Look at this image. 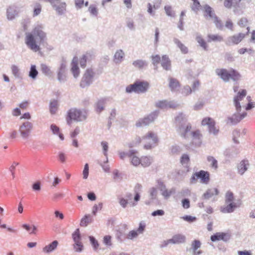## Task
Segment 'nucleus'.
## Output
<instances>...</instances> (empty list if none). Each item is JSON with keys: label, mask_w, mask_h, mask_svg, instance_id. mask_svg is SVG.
<instances>
[{"label": "nucleus", "mask_w": 255, "mask_h": 255, "mask_svg": "<svg viewBox=\"0 0 255 255\" xmlns=\"http://www.w3.org/2000/svg\"><path fill=\"white\" fill-rule=\"evenodd\" d=\"M51 130L54 134L58 135L59 138L62 140H64V137L62 133L60 132V128L55 125L52 124L50 126Z\"/></svg>", "instance_id": "nucleus-34"}, {"label": "nucleus", "mask_w": 255, "mask_h": 255, "mask_svg": "<svg viewBox=\"0 0 255 255\" xmlns=\"http://www.w3.org/2000/svg\"><path fill=\"white\" fill-rule=\"evenodd\" d=\"M41 24L36 25L30 32L25 33L24 42L27 47L34 52L40 50V45L46 39V34Z\"/></svg>", "instance_id": "nucleus-1"}, {"label": "nucleus", "mask_w": 255, "mask_h": 255, "mask_svg": "<svg viewBox=\"0 0 255 255\" xmlns=\"http://www.w3.org/2000/svg\"><path fill=\"white\" fill-rule=\"evenodd\" d=\"M101 145L103 147V150L104 152V154L106 156H107V152L108 150V142L106 141H102L101 142Z\"/></svg>", "instance_id": "nucleus-59"}, {"label": "nucleus", "mask_w": 255, "mask_h": 255, "mask_svg": "<svg viewBox=\"0 0 255 255\" xmlns=\"http://www.w3.org/2000/svg\"><path fill=\"white\" fill-rule=\"evenodd\" d=\"M208 42H211V41H221L223 40V37L219 35L208 34Z\"/></svg>", "instance_id": "nucleus-42"}, {"label": "nucleus", "mask_w": 255, "mask_h": 255, "mask_svg": "<svg viewBox=\"0 0 255 255\" xmlns=\"http://www.w3.org/2000/svg\"><path fill=\"white\" fill-rule=\"evenodd\" d=\"M81 113H68L67 117V122L69 125H70L72 121H79L81 119L80 118Z\"/></svg>", "instance_id": "nucleus-20"}, {"label": "nucleus", "mask_w": 255, "mask_h": 255, "mask_svg": "<svg viewBox=\"0 0 255 255\" xmlns=\"http://www.w3.org/2000/svg\"><path fill=\"white\" fill-rule=\"evenodd\" d=\"M156 107L162 110H167L168 108L174 109L179 106L177 102L174 101H169L166 100L158 101L155 104Z\"/></svg>", "instance_id": "nucleus-8"}, {"label": "nucleus", "mask_w": 255, "mask_h": 255, "mask_svg": "<svg viewBox=\"0 0 255 255\" xmlns=\"http://www.w3.org/2000/svg\"><path fill=\"white\" fill-rule=\"evenodd\" d=\"M201 124L202 126H208L209 128L211 126L215 125V122L214 120L211 118H205L202 121Z\"/></svg>", "instance_id": "nucleus-38"}, {"label": "nucleus", "mask_w": 255, "mask_h": 255, "mask_svg": "<svg viewBox=\"0 0 255 255\" xmlns=\"http://www.w3.org/2000/svg\"><path fill=\"white\" fill-rule=\"evenodd\" d=\"M153 120H154L153 118H145L141 120V121H139L138 122H137L136 124V126L137 127L145 126L152 122Z\"/></svg>", "instance_id": "nucleus-27"}, {"label": "nucleus", "mask_w": 255, "mask_h": 255, "mask_svg": "<svg viewBox=\"0 0 255 255\" xmlns=\"http://www.w3.org/2000/svg\"><path fill=\"white\" fill-rule=\"evenodd\" d=\"M22 227L25 229L27 231L29 232L31 234H36L37 231V227L33 225L31 227L27 224H23Z\"/></svg>", "instance_id": "nucleus-37"}, {"label": "nucleus", "mask_w": 255, "mask_h": 255, "mask_svg": "<svg viewBox=\"0 0 255 255\" xmlns=\"http://www.w3.org/2000/svg\"><path fill=\"white\" fill-rule=\"evenodd\" d=\"M230 79H232L234 81L238 80L240 77V74L234 70L230 72Z\"/></svg>", "instance_id": "nucleus-47"}, {"label": "nucleus", "mask_w": 255, "mask_h": 255, "mask_svg": "<svg viewBox=\"0 0 255 255\" xmlns=\"http://www.w3.org/2000/svg\"><path fill=\"white\" fill-rule=\"evenodd\" d=\"M234 197L233 193L230 191H228L225 195V202L229 204L224 207H221V211L224 213H231L234 211L235 208L237 207L235 203L233 202Z\"/></svg>", "instance_id": "nucleus-6"}, {"label": "nucleus", "mask_w": 255, "mask_h": 255, "mask_svg": "<svg viewBox=\"0 0 255 255\" xmlns=\"http://www.w3.org/2000/svg\"><path fill=\"white\" fill-rule=\"evenodd\" d=\"M213 20L217 28L219 29H223V25L222 23V22L220 20L218 19V18L217 16L216 17H214V18L213 19Z\"/></svg>", "instance_id": "nucleus-51"}, {"label": "nucleus", "mask_w": 255, "mask_h": 255, "mask_svg": "<svg viewBox=\"0 0 255 255\" xmlns=\"http://www.w3.org/2000/svg\"><path fill=\"white\" fill-rule=\"evenodd\" d=\"M216 73L223 79L224 81L227 82L230 79V73L226 69H217Z\"/></svg>", "instance_id": "nucleus-21"}, {"label": "nucleus", "mask_w": 255, "mask_h": 255, "mask_svg": "<svg viewBox=\"0 0 255 255\" xmlns=\"http://www.w3.org/2000/svg\"><path fill=\"white\" fill-rule=\"evenodd\" d=\"M247 92L245 90H243L241 92H239L238 95L234 98V105L236 107L237 111H241L242 106L240 105V101H242V99L246 96Z\"/></svg>", "instance_id": "nucleus-14"}, {"label": "nucleus", "mask_w": 255, "mask_h": 255, "mask_svg": "<svg viewBox=\"0 0 255 255\" xmlns=\"http://www.w3.org/2000/svg\"><path fill=\"white\" fill-rule=\"evenodd\" d=\"M40 68L42 73L46 76L50 77L52 75V72L50 68L45 64H41Z\"/></svg>", "instance_id": "nucleus-28"}, {"label": "nucleus", "mask_w": 255, "mask_h": 255, "mask_svg": "<svg viewBox=\"0 0 255 255\" xmlns=\"http://www.w3.org/2000/svg\"><path fill=\"white\" fill-rule=\"evenodd\" d=\"M18 11L14 5L9 6L6 10V17L9 20H12L17 15Z\"/></svg>", "instance_id": "nucleus-17"}, {"label": "nucleus", "mask_w": 255, "mask_h": 255, "mask_svg": "<svg viewBox=\"0 0 255 255\" xmlns=\"http://www.w3.org/2000/svg\"><path fill=\"white\" fill-rule=\"evenodd\" d=\"M130 157L131 162L133 165L138 166L140 164V158L134 155H131Z\"/></svg>", "instance_id": "nucleus-48"}, {"label": "nucleus", "mask_w": 255, "mask_h": 255, "mask_svg": "<svg viewBox=\"0 0 255 255\" xmlns=\"http://www.w3.org/2000/svg\"><path fill=\"white\" fill-rule=\"evenodd\" d=\"M75 242L74 249L76 252H81L83 249V245L80 242V234L79 230L76 229L72 235Z\"/></svg>", "instance_id": "nucleus-10"}, {"label": "nucleus", "mask_w": 255, "mask_h": 255, "mask_svg": "<svg viewBox=\"0 0 255 255\" xmlns=\"http://www.w3.org/2000/svg\"><path fill=\"white\" fill-rule=\"evenodd\" d=\"M152 162L151 159L148 156H144L140 158V164L143 167L149 166Z\"/></svg>", "instance_id": "nucleus-35"}, {"label": "nucleus", "mask_w": 255, "mask_h": 255, "mask_svg": "<svg viewBox=\"0 0 255 255\" xmlns=\"http://www.w3.org/2000/svg\"><path fill=\"white\" fill-rule=\"evenodd\" d=\"M125 56L124 51L120 49L116 51L114 55V60L115 63H118L121 62Z\"/></svg>", "instance_id": "nucleus-31"}, {"label": "nucleus", "mask_w": 255, "mask_h": 255, "mask_svg": "<svg viewBox=\"0 0 255 255\" xmlns=\"http://www.w3.org/2000/svg\"><path fill=\"white\" fill-rule=\"evenodd\" d=\"M209 131L211 133L216 135L218 133L219 129V128L216 127L215 125H214L209 128Z\"/></svg>", "instance_id": "nucleus-55"}, {"label": "nucleus", "mask_w": 255, "mask_h": 255, "mask_svg": "<svg viewBox=\"0 0 255 255\" xmlns=\"http://www.w3.org/2000/svg\"><path fill=\"white\" fill-rule=\"evenodd\" d=\"M149 84L148 82L137 81L133 84L128 86L126 90L128 93H131L133 92L137 93H143L147 90Z\"/></svg>", "instance_id": "nucleus-3"}, {"label": "nucleus", "mask_w": 255, "mask_h": 255, "mask_svg": "<svg viewBox=\"0 0 255 255\" xmlns=\"http://www.w3.org/2000/svg\"><path fill=\"white\" fill-rule=\"evenodd\" d=\"M119 203L122 207L124 208L127 207L128 204V201L127 199H126L123 197H121L119 199Z\"/></svg>", "instance_id": "nucleus-57"}, {"label": "nucleus", "mask_w": 255, "mask_h": 255, "mask_svg": "<svg viewBox=\"0 0 255 255\" xmlns=\"http://www.w3.org/2000/svg\"><path fill=\"white\" fill-rule=\"evenodd\" d=\"M78 58L77 57H74L71 63V72L75 78H77L80 74V69L78 66Z\"/></svg>", "instance_id": "nucleus-16"}, {"label": "nucleus", "mask_w": 255, "mask_h": 255, "mask_svg": "<svg viewBox=\"0 0 255 255\" xmlns=\"http://www.w3.org/2000/svg\"><path fill=\"white\" fill-rule=\"evenodd\" d=\"M90 55L87 53L85 55H83L80 59V64L82 68H85L86 66V63L88 59V57Z\"/></svg>", "instance_id": "nucleus-46"}, {"label": "nucleus", "mask_w": 255, "mask_h": 255, "mask_svg": "<svg viewBox=\"0 0 255 255\" xmlns=\"http://www.w3.org/2000/svg\"><path fill=\"white\" fill-rule=\"evenodd\" d=\"M229 239L230 236L229 234L222 232L216 233L211 237V240L213 242L221 240L227 242Z\"/></svg>", "instance_id": "nucleus-15"}, {"label": "nucleus", "mask_w": 255, "mask_h": 255, "mask_svg": "<svg viewBox=\"0 0 255 255\" xmlns=\"http://www.w3.org/2000/svg\"><path fill=\"white\" fill-rule=\"evenodd\" d=\"M32 128V124L28 122L24 123L20 127L19 131L23 138H26L28 137Z\"/></svg>", "instance_id": "nucleus-11"}, {"label": "nucleus", "mask_w": 255, "mask_h": 255, "mask_svg": "<svg viewBox=\"0 0 255 255\" xmlns=\"http://www.w3.org/2000/svg\"><path fill=\"white\" fill-rule=\"evenodd\" d=\"M96 109L100 112L105 110L104 104L103 101H99L96 105Z\"/></svg>", "instance_id": "nucleus-56"}, {"label": "nucleus", "mask_w": 255, "mask_h": 255, "mask_svg": "<svg viewBox=\"0 0 255 255\" xmlns=\"http://www.w3.org/2000/svg\"><path fill=\"white\" fill-rule=\"evenodd\" d=\"M33 190L35 191H39L41 190V184L39 182H36L33 184L32 186Z\"/></svg>", "instance_id": "nucleus-64"}, {"label": "nucleus", "mask_w": 255, "mask_h": 255, "mask_svg": "<svg viewBox=\"0 0 255 255\" xmlns=\"http://www.w3.org/2000/svg\"><path fill=\"white\" fill-rule=\"evenodd\" d=\"M164 10L166 14L168 16L174 17V12L172 11L171 7L169 5H166L164 6Z\"/></svg>", "instance_id": "nucleus-50"}, {"label": "nucleus", "mask_w": 255, "mask_h": 255, "mask_svg": "<svg viewBox=\"0 0 255 255\" xmlns=\"http://www.w3.org/2000/svg\"><path fill=\"white\" fill-rule=\"evenodd\" d=\"M92 219L90 215H85L82 219L80 222V225L82 227L87 226L88 224L91 223Z\"/></svg>", "instance_id": "nucleus-39"}, {"label": "nucleus", "mask_w": 255, "mask_h": 255, "mask_svg": "<svg viewBox=\"0 0 255 255\" xmlns=\"http://www.w3.org/2000/svg\"><path fill=\"white\" fill-rule=\"evenodd\" d=\"M38 73V72L36 69V66L34 65H31L30 71L29 72L28 76L31 78L35 79L36 78Z\"/></svg>", "instance_id": "nucleus-40"}, {"label": "nucleus", "mask_w": 255, "mask_h": 255, "mask_svg": "<svg viewBox=\"0 0 255 255\" xmlns=\"http://www.w3.org/2000/svg\"><path fill=\"white\" fill-rule=\"evenodd\" d=\"M89 11H90L91 14L95 16H97L98 13L97 8L93 5H91L89 6Z\"/></svg>", "instance_id": "nucleus-60"}, {"label": "nucleus", "mask_w": 255, "mask_h": 255, "mask_svg": "<svg viewBox=\"0 0 255 255\" xmlns=\"http://www.w3.org/2000/svg\"><path fill=\"white\" fill-rule=\"evenodd\" d=\"M203 105L204 102L201 101H199L195 105L193 110L195 111L201 110Z\"/></svg>", "instance_id": "nucleus-58"}, {"label": "nucleus", "mask_w": 255, "mask_h": 255, "mask_svg": "<svg viewBox=\"0 0 255 255\" xmlns=\"http://www.w3.org/2000/svg\"><path fill=\"white\" fill-rule=\"evenodd\" d=\"M204 9L205 10V14H204L205 17L207 19H213L214 17H216L214 11L212 8L208 4H206L204 6Z\"/></svg>", "instance_id": "nucleus-18"}, {"label": "nucleus", "mask_w": 255, "mask_h": 255, "mask_svg": "<svg viewBox=\"0 0 255 255\" xmlns=\"http://www.w3.org/2000/svg\"><path fill=\"white\" fill-rule=\"evenodd\" d=\"M179 87V83L176 79L171 78L169 80V87L172 91L176 90Z\"/></svg>", "instance_id": "nucleus-45"}, {"label": "nucleus", "mask_w": 255, "mask_h": 255, "mask_svg": "<svg viewBox=\"0 0 255 255\" xmlns=\"http://www.w3.org/2000/svg\"><path fill=\"white\" fill-rule=\"evenodd\" d=\"M249 165L248 160H243L241 161L238 166L239 172L243 174L247 170V166Z\"/></svg>", "instance_id": "nucleus-25"}, {"label": "nucleus", "mask_w": 255, "mask_h": 255, "mask_svg": "<svg viewBox=\"0 0 255 255\" xmlns=\"http://www.w3.org/2000/svg\"><path fill=\"white\" fill-rule=\"evenodd\" d=\"M247 32L246 34L244 33H239L233 36H229L227 38L225 41V43L228 46H232L239 44L245 38L246 34H248L250 31L249 26L247 28Z\"/></svg>", "instance_id": "nucleus-7"}, {"label": "nucleus", "mask_w": 255, "mask_h": 255, "mask_svg": "<svg viewBox=\"0 0 255 255\" xmlns=\"http://www.w3.org/2000/svg\"><path fill=\"white\" fill-rule=\"evenodd\" d=\"M196 40L199 44L200 46L203 48L204 50H207V45L206 42L202 37L201 35L199 33H196Z\"/></svg>", "instance_id": "nucleus-33"}, {"label": "nucleus", "mask_w": 255, "mask_h": 255, "mask_svg": "<svg viewBox=\"0 0 255 255\" xmlns=\"http://www.w3.org/2000/svg\"><path fill=\"white\" fill-rule=\"evenodd\" d=\"M247 116V113H235L231 117L228 119L227 123L231 125L236 124Z\"/></svg>", "instance_id": "nucleus-12"}, {"label": "nucleus", "mask_w": 255, "mask_h": 255, "mask_svg": "<svg viewBox=\"0 0 255 255\" xmlns=\"http://www.w3.org/2000/svg\"><path fill=\"white\" fill-rule=\"evenodd\" d=\"M141 186L140 185H136L135 186L134 189H135V195L133 199V201L131 203V205L132 206H134L137 204V202L139 201L140 198V193L136 191V189L137 190H140Z\"/></svg>", "instance_id": "nucleus-29"}, {"label": "nucleus", "mask_w": 255, "mask_h": 255, "mask_svg": "<svg viewBox=\"0 0 255 255\" xmlns=\"http://www.w3.org/2000/svg\"><path fill=\"white\" fill-rule=\"evenodd\" d=\"M198 179L201 183L208 184L210 181V173L203 170L194 173L190 179V184L196 183Z\"/></svg>", "instance_id": "nucleus-4"}, {"label": "nucleus", "mask_w": 255, "mask_h": 255, "mask_svg": "<svg viewBox=\"0 0 255 255\" xmlns=\"http://www.w3.org/2000/svg\"><path fill=\"white\" fill-rule=\"evenodd\" d=\"M157 141L158 139L156 134L152 131H149L142 138L139 136L136 137L132 141L131 146H136L142 142L144 149H150L157 144Z\"/></svg>", "instance_id": "nucleus-2"}, {"label": "nucleus", "mask_w": 255, "mask_h": 255, "mask_svg": "<svg viewBox=\"0 0 255 255\" xmlns=\"http://www.w3.org/2000/svg\"><path fill=\"white\" fill-rule=\"evenodd\" d=\"M191 135L192 137V143L195 146H200L202 144V134L200 130L197 129L192 131Z\"/></svg>", "instance_id": "nucleus-13"}, {"label": "nucleus", "mask_w": 255, "mask_h": 255, "mask_svg": "<svg viewBox=\"0 0 255 255\" xmlns=\"http://www.w3.org/2000/svg\"><path fill=\"white\" fill-rule=\"evenodd\" d=\"M185 238L184 236L180 234L174 235L172 239H170L172 244H180L184 242Z\"/></svg>", "instance_id": "nucleus-26"}, {"label": "nucleus", "mask_w": 255, "mask_h": 255, "mask_svg": "<svg viewBox=\"0 0 255 255\" xmlns=\"http://www.w3.org/2000/svg\"><path fill=\"white\" fill-rule=\"evenodd\" d=\"M190 158L186 154H184L181 157L180 162L182 164L188 163L189 162Z\"/></svg>", "instance_id": "nucleus-54"}, {"label": "nucleus", "mask_w": 255, "mask_h": 255, "mask_svg": "<svg viewBox=\"0 0 255 255\" xmlns=\"http://www.w3.org/2000/svg\"><path fill=\"white\" fill-rule=\"evenodd\" d=\"M207 161L210 163L211 167L214 170H217L218 168L217 160L212 156H208L207 157Z\"/></svg>", "instance_id": "nucleus-36"}, {"label": "nucleus", "mask_w": 255, "mask_h": 255, "mask_svg": "<svg viewBox=\"0 0 255 255\" xmlns=\"http://www.w3.org/2000/svg\"><path fill=\"white\" fill-rule=\"evenodd\" d=\"M174 43L180 49L181 52L183 54H186L188 52V48L183 44L178 39L174 38L173 39Z\"/></svg>", "instance_id": "nucleus-23"}, {"label": "nucleus", "mask_w": 255, "mask_h": 255, "mask_svg": "<svg viewBox=\"0 0 255 255\" xmlns=\"http://www.w3.org/2000/svg\"><path fill=\"white\" fill-rule=\"evenodd\" d=\"M201 6L200 3L198 0L193 2V4L191 6V9L194 11L197 12Z\"/></svg>", "instance_id": "nucleus-53"}, {"label": "nucleus", "mask_w": 255, "mask_h": 255, "mask_svg": "<svg viewBox=\"0 0 255 255\" xmlns=\"http://www.w3.org/2000/svg\"><path fill=\"white\" fill-rule=\"evenodd\" d=\"M31 7H33V16L35 17L38 15L41 12L42 10V5L41 4L38 2H35L32 5H31Z\"/></svg>", "instance_id": "nucleus-24"}, {"label": "nucleus", "mask_w": 255, "mask_h": 255, "mask_svg": "<svg viewBox=\"0 0 255 255\" xmlns=\"http://www.w3.org/2000/svg\"><path fill=\"white\" fill-rule=\"evenodd\" d=\"M161 191H162V195L165 198H168L173 193L175 192V189L172 188L170 190H167L165 188V186H163V188L161 189Z\"/></svg>", "instance_id": "nucleus-41"}, {"label": "nucleus", "mask_w": 255, "mask_h": 255, "mask_svg": "<svg viewBox=\"0 0 255 255\" xmlns=\"http://www.w3.org/2000/svg\"><path fill=\"white\" fill-rule=\"evenodd\" d=\"M138 234L139 233L137 231H130L127 235V238L128 239L132 240L133 238L137 237Z\"/></svg>", "instance_id": "nucleus-52"}, {"label": "nucleus", "mask_w": 255, "mask_h": 255, "mask_svg": "<svg viewBox=\"0 0 255 255\" xmlns=\"http://www.w3.org/2000/svg\"><path fill=\"white\" fill-rule=\"evenodd\" d=\"M201 246V243L199 241L195 240L192 244V248L193 251L197 250Z\"/></svg>", "instance_id": "nucleus-63"}, {"label": "nucleus", "mask_w": 255, "mask_h": 255, "mask_svg": "<svg viewBox=\"0 0 255 255\" xmlns=\"http://www.w3.org/2000/svg\"><path fill=\"white\" fill-rule=\"evenodd\" d=\"M161 66L164 69L166 70H170L171 64L170 61L168 58V57L166 55H163L162 57L161 62Z\"/></svg>", "instance_id": "nucleus-22"}, {"label": "nucleus", "mask_w": 255, "mask_h": 255, "mask_svg": "<svg viewBox=\"0 0 255 255\" xmlns=\"http://www.w3.org/2000/svg\"><path fill=\"white\" fill-rule=\"evenodd\" d=\"M50 112H55L57 110L58 108V102L56 100H53L51 101L50 103Z\"/></svg>", "instance_id": "nucleus-49"}, {"label": "nucleus", "mask_w": 255, "mask_h": 255, "mask_svg": "<svg viewBox=\"0 0 255 255\" xmlns=\"http://www.w3.org/2000/svg\"><path fill=\"white\" fill-rule=\"evenodd\" d=\"M95 76L96 73L92 69H87L81 80L80 83V87L85 88L91 85L94 81Z\"/></svg>", "instance_id": "nucleus-5"}, {"label": "nucleus", "mask_w": 255, "mask_h": 255, "mask_svg": "<svg viewBox=\"0 0 255 255\" xmlns=\"http://www.w3.org/2000/svg\"><path fill=\"white\" fill-rule=\"evenodd\" d=\"M219 191L216 188H212L208 189L206 192L203 194V197L206 199H209L214 196H217L219 194Z\"/></svg>", "instance_id": "nucleus-19"}, {"label": "nucleus", "mask_w": 255, "mask_h": 255, "mask_svg": "<svg viewBox=\"0 0 255 255\" xmlns=\"http://www.w3.org/2000/svg\"><path fill=\"white\" fill-rule=\"evenodd\" d=\"M57 80L60 83H64L67 80V69L65 62H62L57 71Z\"/></svg>", "instance_id": "nucleus-9"}, {"label": "nucleus", "mask_w": 255, "mask_h": 255, "mask_svg": "<svg viewBox=\"0 0 255 255\" xmlns=\"http://www.w3.org/2000/svg\"><path fill=\"white\" fill-rule=\"evenodd\" d=\"M191 125L190 124H188L185 127H182L180 129V132L182 136L185 137L187 133L190 131L191 129Z\"/></svg>", "instance_id": "nucleus-44"}, {"label": "nucleus", "mask_w": 255, "mask_h": 255, "mask_svg": "<svg viewBox=\"0 0 255 255\" xmlns=\"http://www.w3.org/2000/svg\"><path fill=\"white\" fill-rule=\"evenodd\" d=\"M58 242L57 241H54L53 242H52L49 245L45 246L43 249V251L45 253H49L53 251L56 248L57 245H58Z\"/></svg>", "instance_id": "nucleus-30"}, {"label": "nucleus", "mask_w": 255, "mask_h": 255, "mask_svg": "<svg viewBox=\"0 0 255 255\" xmlns=\"http://www.w3.org/2000/svg\"><path fill=\"white\" fill-rule=\"evenodd\" d=\"M192 90L191 88L189 86H185L182 91V93L186 96H187L191 93Z\"/></svg>", "instance_id": "nucleus-61"}, {"label": "nucleus", "mask_w": 255, "mask_h": 255, "mask_svg": "<svg viewBox=\"0 0 255 255\" xmlns=\"http://www.w3.org/2000/svg\"><path fill=\"white\" fill-rule=\"evenodd\" d=\"M11 70L12 75L16 79L21 78V74L18 67L15 65H12Z\"/></svg>", "instance_id": "nucleus-32"}, {"label": "nucleus", "mask_w": 255, "mask_h": 255, "mask_svg": "<svg viewBox=\"0 0 255 255\" xmlns=\"http://www.w3.org/2000/svg\"><path fill=\"white\" fill-rule=\"evenodd\" d=\"M248 20L245 17H243L238 21V24L241 27H245L247 25Z\"/></svg>", "instance_id": "nucleus-62"}, {"label": "nucleus", "mask_w": 255, "mask_h": 255, "mask_svg": "<svg viewBox=\"0 0 255 255\" xmlns=\"http://www.w3.org/2000/svg\"><path fill=\"white\" fill-rule=\"evenodd\" d=\"M132 65L136 68L141 69L144 66H146L147 64L145 61L142 60H137L133 61Z\"/></svg>", "instance_id": "nucleus-43"}]
</instances>
